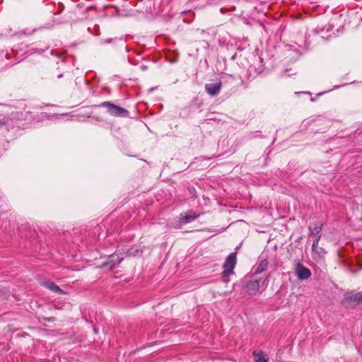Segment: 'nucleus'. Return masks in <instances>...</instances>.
<instances>
[{"instance_id": "6ab92c4d", "label": "nucleus", "mask_w": 362, "mask_h": 362, "mask_svg": "<svg viewBox=\"0 0 362 362\" xmlns=\"http://www.w3.org/2000/svg\"><path fill=\"white\" fill-rule=\"evenodd\" d=\"M303 93H308V94H310V92H303Z\"/></svg>"}, {"instance_id": "9d476101", "label": "nucleus", "mask_w": 362, "mask_h": 362, "mask_svg": "<svg viewBox=\"0 0 362 362\" xmlns=\"http://www.w3.org/2000/svg\"><path fill=\"white\" fill-rule=\"evenodd\" d=\"M45 286L47 288L49 289L50 291L59 293V294H63L64 291L62 289H61L53 281H47L45 284Z\"/></svg>"}, {"instance_id": "1a4fd4ad", "label": "nucleus", "mask_w": 362, "mask_h": 362, "mask_svg": "<svg viewBox=\"0 0 362 362\" xmlns=\"http://www.w3.org/2000/svg\"><path fill=\"white\" fill-rule=\"evenodd\" d=\"M320 238H321V235H318L314 240H313V245H312V250L313 252L319 254V255H322V254H325V250L322 248V247H319V241L320 240Z\"/></svg>"}, {"instance_id": "9b49d317", "label": "nucleus", "mask_w": 362, "mask_h": 362, "mask_svg": "<svg viewBox=\"0 0 362 362\" xmlns=\"http://www.w3.org/2000/svg\"><path fill=\"white\" fill-rule=\"evenodd\" d=\"M322 228V223L317 222L314 223L313 226H309L310 235H315L318 234Z\"/></svg>"}, {"instance_id": "ddd939ff", "label": "nucleus", "mask_w": 362, "mask_h": 362, "mask_svg": "<svg viewBox=\"0 0 362 362\" xmlns=\"http://www.w3.org/2000/svg\"><path fill=\"white\" fill-rule=\"evenodd\" d=\"M115 266V263L113 262L112 259H110L109 260L108 262H105L103 264V267H109L110 269H112L114 268Z\"/></svg>"}, {"instance_id": "f257e3e1", "label": "nucleus", "mask_w": 362, "mask_h": 362, "mask_svg": "<svg viewBox=\"0 0 362 362\" xmlns=\"http://www.w3.org/2000/svg\"><path fill=\"white\" fill-rule=\"evenodd\" d=\"M237 262L236 254L230 253L226 259L223 264V271L222 272V280L225 283L229 281V276L233 274V269Z\"/></svg>"}, {"instance_id": "7ed1b4c3", "label": "nucleus", "mask_w": 362, "mask_h": 362, "mask_svg": "<svg viewBox=\"0 0 362 362\" xmlns=\"http://www.w3.org/2000/svg\"><path fill=\"white\" fill-rule=\"evenodd\" d=\"M267 282L268 276H267L264 280L255 279L249 281L243 288V293L249 296H254L258 292L260 286V283H262V284H266L267 286Z\"/></svg>"}, {"instance_id": "f8f14e48", "label": "nucleus", "mask_w": 362, "mask_h": 362, "mask_svg": "<svg viewBox=\"0 0 362 362\" xmlns=\"http://www.w3.org/2000/svg\"><path fill=\"white\" fill-rule=\"evenodd\" d=\"M268 267V261L267 259H262L260 261L259 264H258L255 274H261L262 272H264Z\"/></svg>"}, {"instance_id": "a211bd4d", "label": "nucleus", "mask_w": 362, "mask_h": 362, "mask_svg": "<svg viewBox=\"0 0 362 362\" xmlns=\"http://www.w3.org/2000/svg\"><path fill=\"white\" fill-rule=\"evenodd\" d=\"M310 100H311L312 102H314V101L315 100V99H314V98H311Z\"/></svg>"}, {"instance_id": "4468645a", "label": "nucleus", "mask_w": 362, "mask_h": 362, "mask_svg": "<svg viewBox=\"0 0 362 362\" xmlns=\"http://www.w3.org/2000/svg\"><path fill=\"white\" fill-rule=\"evenodd\" d=\"M52 26H53L52 23H47L44 26H41L40 29H50L52 28Z\"/></svg>"}, {"instance_id": "f03ea898", "label": "nucleus", "mask_w": 362, "mask_h": 362, "mask_svg": "<svg viewBox=\"0 0 362 362\" xmlns=\"http://www.w3.org/2000/svg\"><path fill=\"white\" fill-rule=\"evenodd\" d=\"M98 107H106L107 110V112L112 116L115 117H128L129 116V112L127 110L117 106L109 101H105L101 103Z\"/></svg>"}, {"instance_id": "f3484780", "label": "nucleus", "mask_w": 362, "mask_h": 362, "mask_svg": "<svg viewBox=\"0 0 362 362\" xmlns=\"http://www.w3.org/2000/svg\"><path fill=\"white\" fill-rule=\"evenodd\" d=\"M62 76H63V74H58L57 78H62Z\"/></svg>"}, {"instance_id": "423d86ee", "label": "nucleus", "mask_w": 362, "mask_h": 362, "mask_svg": "<svg viewBox=\"0 0 362 362\" xmlns=\"http://www.w3.org/2000/svg\"><path fill=\"white\" fill-rule=\"evenodd\" d=\"M222 83L220 80L214 83H206L205 85L206 92L211 96L217 95L220 93Z\"/></svg>"}, {"instance_id": "20e7f679", "label": "nucleus", "mask_w": 362, "mask_h": 362, "mask_svg": "<svg viewBox=\"0 0 362 362\" xmlns=\"http://www.w3.org/2000/svg\"><path fill=\"white\" fill-rule=\"evenodd\" d=\"M362 302V292L349 293L344 299V305L354 308Z\"/></svg>"}, {"instance_id": "39448f33", "label": "nucleus", "mask_w": 362, "mask_h": 362, "mask_svg": "<svg viewBox=\"0 0 362 362\" xmlns=\"http://www.w3.org/2000/svg\"><path fill=\"white\" fill-rule=\"evenodd\" d=\"M296 273L299 280H306L311 276L310 270L301 263L296 264Z\"/></svg>"}, {"instance_id": "6e6552de", "label": "nucleus", "mask_w": 362, "mask_h": 362, "mask_svg": "<svg viewBox=\"0 0 362 362\" xmlns=\"http://www.w3.org/2000/svg\"><path fill=\"white\" fill-rule=\"evenodd\" d=\"M255 362H268V356L263 351H254L252 353Z\"/></svg>"}, {"instance_id": "2eb2a0df", "label": "nucleus", "mask_w": 362, "mask_h": 362, "mask_svg": "<svg viewBox=\"0 0 362 362\" xmlns=\"http://www.w3.org/2000/svg\"><path fill=\"white\" fill-rule=\"evenodd\" d=\"M140 69L142 71H146L148 69V66L145 64H142L139 66Z\"/></svg>"}, {"instance_id": "0eeeda50", "label": "nucleus", "mask_w": 362, "mask_h": 362, "mask_svg": "<svg viewBox=\"0 0 362 362\" xmlns=\"http://www.w3.org/2000/svg\"><path fill=\"white\" fill-rule=\"evenodd\" d=\"M199 215L194 214L192 211H189L186 214H181L180 221L182 223H188L196 219Z\"/></svg>"}, {"instance_id": "dca6fc26", "label": "nucleus", "mask_w": 362, "mask_h": 362, "mask_svg": "<svg viewBox=\"0 0 362 362\" xmlns=\"http://www.w3.org/2000/svg\"><path fill=\"white\" fill-rule=\"evenodd\" d=\"M112 40L111 38H109V39L105 40V43H110V42H112Z\"/></svg>"}]
</instances>
